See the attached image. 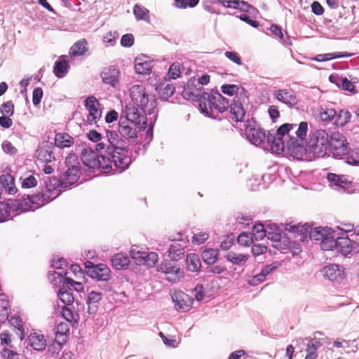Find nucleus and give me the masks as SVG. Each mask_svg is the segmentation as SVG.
Here are the masks:
<instances>
[{
  "label": "nucleus",
  "mask_w": 359,
  "mask_h": 359,
  "mask_svg": "<svg viewBox=\"0 0 359 359\" xmlns=\"http://www.w3.org/2000/svg\"><path fill=\"white\" fill-rule=\"evenodd\" d=\"M123 112L126 115V118H123V120H128L134 124L138 125L141 123L142 119H144V116L140 110L133 105H126Z\"/></svg>",
  "instance_id": "393cba45"
},
{
  "label": "nucleus",
  "mask_w": 359,
  "mask_h": 359,
  "mask_svg": "<svg viewBox=\"0 0 359 359\" xmlns=\"http://www.w3.org/2000/svg\"><path fill=\"white\" fill-rule=\"evenodd\" d=\"M85 106L88 111V123L90 125L97 123L102 116L99 101L93 96L88 97L85 101Z\"/></svg>",
  "instance_id": "4468645a"
},
{
  "label": "nucleus",
  "mask_w": 359,
  "mask_h": 359,
  "mask_svg": "<svg viewBox=\"0 0 359 359\" xmlns=\"http://www.w3.org/2000/svg\"><path fill=\"white\" fill-rule=\"evenodd\" d=\"M65 57L66 56L62 55L60 60L55 62L53 71L58 78L64 77L68 72L69 66L68 62L65 59Z\"/></svg>",
  "instance_id": "7c9ffc66"
},
{
  "label": "nucleus",
  "mask_w": 359,
  "mask_h": 359,
  "mask_svg": "<svg viewBox=\"0 0 359 359\" xmlns=\"http://www.w3.org/2000/svg\"><path fill=\"white\" fill-rule=\"evenodd\" d=\"M353 54L347 53L334 52L325 54H319L313 60L318 62L328 61L332 59L340 57H348L352 56Z\"/></svg>",
  "instance_id": "79ce46f5"
},
{
  "label": "nucleus",
  "mask_w": 359,
  "mask_h": 359,
  "mask_svg": "<svg viewBox=\"0 0 359 359\" xmlns=\"http://www.w3.org/2000/svg\"><path fill=\"white\" fill-rule=\"evenodd\" d=\"M274 97L290 108L294 107L298 102L295 93L291 89H279L274 93Z\"/></svg>",
  "instance_id": "a211bd4d"
},
{
  "label": "nucleus",
  "mask_w": 359,
  "mask_h": 359,
  "mask_svg": "<svg viewBox=\"0 0 359 359\" xmlns=\"http://www.w3.org/2000/svg\"><path fill=\"white\" fill-rule=\"evenodd\" d=\"M81 172L79 165H72L67 168L63 177V183L67 185H72L76 183L80 177Z\"/></svg>",
  "instance_id": "bb28decb"
},
{
  "label": "nucleus",
  "mask_w": 359,
  "mask_h": 359,
  "mask_svg": "<svg viewBox=\"0 0 359 359\" xmlns=\"http://www.w3.org/2000/svg\"><path fill=\"white\" fill-rule=\"evenodd\" d=\"M335 123L340 126H344L350 121L351 114L347 110L341 109L337 114Z\"/></svg>",
  "instance_id": "3c124183"
},
{
  "label": "nucleus",
  "mask_w": 359,
  "mask_h": 359,
  "mask_svg": "<svg viewBox=\"0 0 359 359\" xmlns=\"http://www.w3.org/2000/svg\"><path fill=\"white\" fill-rule=\"evenodd\" d=\"M337 245V237H336V231L331 235H325L320 242V248L323 250H333L336 249Z\"/></svg>",
  "instance_id": "72a5a7b5"
},
{
  "label": "nucleus",
  "mask_w": 359,
  "mask_h": 359,
  "mask_svg": "<svg viewBox=\"0 0 359 359\" xmlns=\"http://www.w3.org/2000/svg\"><path fill=\"white\" fill-rule=\"evenodd\" d=\"M134 67L137 74H148L151 70L152 61L145 55H139L135 59Z\"/></svg>",
  "instance_id": "4be33fe9"
},
{
  "label": "nucleus",
  "mask_w": 359,
  "mask_h": 359,
  "mask_svg": "<svg viewBox=\"0 0 359 359\" xmlns=\"http://www.w3.org/2000/svg\"><path fill=\"white\" fill-rule=\"evenodd\" d=\"M1 356L4 359H19L20 354L9 348H4L1 351Z\"/></svg>",
  "instance_id": "774afa93"
},
{
  "label": "nucleus",
  "mask_w": 359,
  "mask_h": 359,
  "mask_svg": "<svg viewBox=\"0 0 359 359\" xmlns=\"http://www.w3.org/2000/svg\"><path fill=\"white\" fill-rule=\"evenodd\" d=\"M86 267L88 269L87 273L93 278L97 280H107L110 277V269L107 265L100 264L94 265L90 262H86Z\"/></svg>",
  "instance_id": "2eb2a0df"
},
{
  "label": "nucleus",
  "mask_w": 359,
  "mask_h": 359,
  "mask_svg": "<svg viewBox=\"0 0 359 359\" xmlns=\"http://www.w3.org/2000/svg\"><path fill=\"white\" fill-rule=\"evenodd\" d=\"M247 101L248 95L245 92L236 96L230 105V117L232 120L236 122L244 121L246 113L244 104H246Z\"/></svg>",
  "instance_id": "9d476101"
},
{
  "label": "nucleus",
  "mask_w": 359,
  "mask_h": 359,
  "mask_svg": "<svg viewBox=\"0 0 359 359\" xmlns=\"http://www.w3.org/2000/svg\"><path fill=\"white\" fill-rule=\"evenodd\" d=\"M327 179L330 185L337 190L339 189H344L348 184L347 181L344 180L343 177H340L334 173H328Z\"/></svg>",
  "instance_id": "c9c22d12"
},
{
  "label": "nucleus",
  "mask_w": 359,
  "mask_h": 359,
  "mask_svg": "<svg viewBox=\"0 0 359 359\" xmlns=\"http://www.w3.org/2000/svg\"><path fill=\"white\" fill-rule=\"evenodd\" d=\"M175 308L180 311L186 312L190 309L192 304L191 299L183 292H178L172 296Z\"/></svg>",
  "instance_id": "aec40b11"
},
{
  "label": "nucleus",
  "mask_w": 359,
  "mask_h": 359,
  "mask_svg": "<svg viewBox=\"0 0 359 359\" xmlns=\"http://www.w3.org/2000/svg\"><path fill=\"white\" fill-rule=\"evenodd\" d=\"M321 346V343L318 339H313L309 341L306 346V355L305 359H316L317 349Z\"/></svg>",
  "instance_id": "a19ab883"
},
{
  "label": "nucleus",
  "mask_w": 359,
  "mask_h": 359,
  "mask_svg": "<svg viewBox=\"0 0 359 359\" xmlns=\"http://www.w3.org/2000/svg\"><path fill=\"white\" fill-rule=\"evenodd\" d=\"M9 306L8 301L4 294H0V323L4 322L8 318Z\"/></svg>",
  "instance_id": "37998d69"
},
{
  "label": "nucleus",
  "mask_w": 359,
  "mask_h": 359,
  "mask_svg": "<svg viewBox=\"0 0 359 359\" xmlns=\"http://www.w3.org/2000/svg\"><path fill=\"white\" fill-rule=\"evenodd\" d=\"M329 81L344 90L350 93L355 92L353 83L345 76L331 74L329 76Z\"/></svg>",
  "instance_id": "5701e85b"
},
{
  "label": "nucleus",
  "mask_w": 359,
  "mask_h": 359,
  "mask_svg": "<svg viewBox=\"0 0 359 359\" xmlns=\"http://www.w3.org/2000/svg\"><path fill=\"white\" fill-rule=\"evenodd\" d=\"M238 7H237V9H239L242 12L248 13L252 15L258 13L257 9L243 0H238Z\"/></svg>",
  "instance_id": "6e6d98bb"
},
{
  "label": "nucleus",
  "mask_w": 359,
  "mask_h": 359,
  "mask_svg": "<svg viewBox=\"0 0 359 359\" xmlns=\"http://www.w3.org/2000/svg\"><path fill=\"white\" fill-rule=\"evenodd\" d=\"M88 50V43L84 39L75 42L71 47L69 55L71 57L83 55Z\"/></svg>",
  "instance_id": "c756f323"
},
{
  "label": "nucleus",
  "mask_w": 359,
  "mask_h": 359,
  "mask_svg": "<svg viewBox=\"0 0 359 359\" xmlns=\"http://www.w3.org/2000/svg\"><path fill=\"white\" fill-rule=\"evenodd\" d=\"M184 244H185V242H184ZM184 248L185 245H182L178 242L173 243L168 251V257L172 260H179L182 259L184 254Z\"/></svg>",
  "instance_id": "c85d7f7f"
},
{
  "label": "nucleus",
  "mask_w": 359,
  "mask_h": 359,
  "mask_svg": "<svg viewBox=\"0 0 359 359\" xmlns=\"http://www.w3.org/2000/svg\"><path fill=\"white\" fill-rule=\"evenodd\" d=\"M237 241L243 246H250L253 242V238L251 233L243 232L239 234Z\"/></svg>",
  "instance_id": "680f3d73"
},
{
  "label": "nucleus",
  "mask_w": 359,
  "mask_h": 359,
  "mask_svg": "<svg viewBox=\"0 0 359 359\" xmlns=\"http://www.w3.org/2000/svg\"><path fill=\"white\" fill-rule=\"evenodd\" d=\"M11 206L4 202H0V222L6 220L9 216Z\"/></svg>",
  "instance_id": "69168bd1"
},
{
  "label": "nucleus",
  "mask_w": 359,
  "mask_h": 359,
  "mask_svg": "<svg viewBox=\"0 0 359 359\" xmlns=\"http://www.w3.org/2000/svg\"><path fill=\"white\" fill-rule=\"evenodd\" d=\"M36 156H37L38 161H41L42 162H46V163L50 162L53 159H54L53 153L46 149L38 150Z\"/></svg>",
  "instance_id": "13d9d810"
},
{
  "label": "nucleus",
  "mask_w": 359,
  "mask_h": 359,
  "mask_svg": "<svg viewBox=\"0 0 359 359\" xmlns=\"http://www.w3.org/2000/svg\"><path fill=\"white\" fill-rule=\"evenodd\" d=\"M271 230V231L266 232V236L269 239L273 241H280V231L276 224H273L269 226Z\"/></svg>",
  "instance_id": "052dcab7"
},
{
  "label": "nucleus",
  "mask_w": 359,
  "mask_h": 359,
  "mask_svg": "<svg viewBox=\"0 0 359 359\" xmlns=\"http://www.w3.org/2000/svg\"><path fill=\"white\" fill-rule=\"evenodd\" d=\"M9 322L12 326L17 329V334L19 336L20 339L22 340L25 334L22 320L18 317H11Z\"/></svg>",
  "instance_id": "8fccbe9b"
},
{
  "label": "nucleus",
  "mask_w": 359,
  "mask_h": 359,
  "mask_svg": "<svg viewBox=\"0 0 359 359\" xmlns=\"http://www.w3.org/2000/svg\"><path fill=\"white\" fill-rule=\"evenodd\" d=\"M323 276L333 283H341L346 278L345 269L339 264H330L322 269Z\"/></svg>",
  "instance_id": "ddd939ff"
},
{
  "label": "nucleus",
  "mask_w": 359,
  "mask_h": 359,
  "mask_svg": "<svg viewBox=\"0 0 359 359\" xmlns=\"http://www.w3.org/2000/svg\"><path fill=\"white\" fill-rule=\"evenodd\" d=\"M175 90L172 85L167 84L163 88H159V94L162 99L167 100L174 94Z\"/></svg>",
  "instance_id": "0e129e2a"
},
{
  "label": "nucleus",
  "mask_w": 359,
  "mask_h": 359,
  "mask_svg": "<svg viewBox=\"0 0 359 359\" xmlns=\"http://www.w3.org/2000/svg\"><path fill=\"white\" fill-rule=\"evenodd\" d=\"M201 111L208 116L214 117V111L222 113L227 110L229 104L228 100L219 93L208 95L207 100L199 104Z\"/></svg>",
  "instance_id": "423d86ee"
},
{
  "label": "nucleus",
  "mask_w": 359,
  "mask_h": 359,
  "mask_svg": "<svg viewBox=\"0 0 359 359\" xmlns=\"http://www.w3.org/2000/svg\"><path fill=\"white\" fill-rule=\"evenodd\" d=\"M330 135L326 130L317 129L311 132L308 148L314 158H323L330 155Z\"/></svg>",
  "instance_id": "39448f33"
},
{
  "label": "nucleus",
  "mask_w": 359,
  "mask_h": 359,
  "mask_svg": "<svg viewBox=\"0 0 359 359\" xmlns=\"http://www.w3.org/2000/svg\"><path fill=\"white\" fill-rule=\"evenodd\" d=\"M225 258L230 262L234 264H239L242 262L247 260L248 256L241 254V253H236L233 252H229Z\"/></svg>",
  "instance_id": "603ef678"
},
{
  "label": "nucleus",
  "mask_w": 359,
  "mask_h": 359,
  "mask_svg": "<svg viewBox=\"0 0 359 359\" xmlns=\"http://www.w3.org/2000/svg\"><path fill=\"white\" fill-rule=\"evenodd\" d=\"M28 344L35 351H42L45 350L47 343L43 334L38 332L31 333L28 338Z\"/></svg>",
  "instance_id": "b1692460"
},
{
  "label": "nucleus",
  "mask_w": 359,
  "mask_h": 359,
  "mask_svg": "<svg viewBox=\"0 0 359 359\" xmlns=\"http://www.w3.org/2000/svg\"><path fill=\"white\" fill-rule=\"evenodd\" d=\"M65 287L66 286H62V288L59 289L57 296L65 306H71L74 302V297Z\"/></svg>",
  "instance_id": "49530a36"
},
{
  "label": "nucleus",
  "mask_w": 359,
  "mask_h": 359,
  "mask_svg": "<svg viewBox=\"0 0 359 359\" xmlns=\"http://www.w3.org/2000/svg\"><path fill=\"white\" fill-rule=\"evenodd\" d=\"M336 250L346 256L352 251V240L347 236H337Z\"/></svg>",
  "instance_id": "cd10ccee"
},
{
  "label": "nucleus",
  "mask_w": 359,
  "mask_h": 359,
  "mask_svg": "<svg viewBox=\"0 0 359 359\" xmlns=\"http://www.w3.org/2000/svg\"><path fill=\"white\" fill-rule=\"evenodd\" d=\"M146 252H147L139 250L137 247L134 246L130 251V255L133 259H135L139 264H142L143 260H144V258L146 256Z\"/></svg>",
  "instance_id": "bf43d9fd"
},
{
  "label": "nucleus",
  "mask_w": 359,
  "mask_h": 359,
  "mask_svg": "<svg viewBox=\"0 0 359 359\" xmlns=\"http://www.w3.org/2000/svg\"><path fill=\"white\" fill-rule=\"evenodd\" d=\"M102 293L92 291L90 292L87 298V304L88 305L89 313H95L97 310V304L102 299Z\"/></svg>",
  "instance_id": "ea45409f"
},
{
  "label": "nucleus",
  "mask_w": 359,
  "mask_h": 359,
  "mask_svg": "<svg viewBox=\"0 0 359 359\" xmlns=\"http://www.w3.org/2000/svg\"><path fill=\"white\" fill-rule=\"evenodd\" d=\"M136 126L128 120H123V116H121L118 128V133L121 137L130 142H135L137 137Z\"/></svg>",
  "instance_id": "f3484780"
},
{
  "label": "nucleus",
  "mask_w": 359,
  "mask_h": 359,
  "mask_svg": "<svg viewBox=\"0 0 359 359\" xmlns=\"http://www.w3.org/2000/svg\"><path fill=\"white\" fill-rule=\"evenodd\" d=\"M346 162L353 165H359V149L355 148L347 151L345 155Z\"/></svg>",
  "instance_id": "09e8293b"
},
{
  "label": "nucleus",
  "mask_w": 359,
  "mask_h": 359,
  "mask_svg": "<svg viewBox=\"0 0 359 359\" xmlns=\"http://www.w3.org/2000/svg\"><path fill=\"white\" fill-rule=\"evenodd\" d=\"M59 194L60 191L57 189L54 188L51 190L50 186H46L45 192L30 196L32 203L33 205L32 207L35 210L54 200L59 196Z\"/></svg>",
  "instance_id": "f8f14e48"
},
{
  "label": "nucleus",
  "mask_w": 359,
  "mask_h": 359,
  "mask_svg": "<svg viewBox=\"0 0 359 359\" xmlns=\"http://www.w3.org/2000/svg\"><path fill=\"white\" fill-rule=\"evenodd\" d=\"M1 184L4 185V190L8 194H13L16 192V187L14 183V178L10 174H5L0 177Z\"/></svg>",
  "instance_id": "4c0bfd02"
},
{
  "label": "nucleus",
  "mask_w": 359,
  "mask_h": 359,
  "mask_svg": "<svg viewBox=\"0 0 359 359\" xmlns=\"http://www.w3.org/2000/svg\"><path fill=\"white\" fill-rule=\"evenodd\" d=\"M246 135L248 140L257 147L263 149L266 143L267 135L261 128H246Z\"/></svg>",
  "instance_id": "6ab92c4d"
},
{
  "label": "nucleus",
  "mask_w": 359,
  "mask_h": 359,
  "mask_svg": "<svg viewBox=\"0 0 359 359\" xmlns=\"http://www.w3.org/2000/svg\"><path fill=\"white\" fill-rule=\"evenodd\" d=\"M22 188H32L36 186L37 180L31 174L25 175L20 177Z\"/></svg>",
  "instance_id": "5fc2aeb1"
},
{
  "label": "nucleus",
  "mask_w": 359,
  "mask_h": 359,
  "mask_svg": "<svg viewBox=\"0 0 359 359\" xmlns=\"http://www.w3.org/2000/svg\"><path fill=\"white\" fill-rule=\"evenodd\" d=\"M112 266L118 270L124 269L129 265V257L123 253L115 254L111 258Z\"/></svg>",
  "instance_id": "2f4dec72"
},
{
  "label": "nucleus",
  "mask_w": 359,
  "mask_h": 359,
  "mask_svg": "<svg viewBox=\"0 0 359 359\" xmlns=\"http://www.w3.org/2000/svg\"><path fill=\"white\" fill-rule=\"evenodd\" d=\"M74 144V138L67 133H57L55 145L59 148L70 147Z\"/></svg>",
  "instance_id": "f704fd0d"
},
{
  "label": "nucleus",
  "mask_w": 359,
  "mask_h": 359,
  "mask_svg": "<svg viewBox=\"0 0 359 359\" xmlns=\"http://www.w3.org/2000/svg\"><path fill=\"white\" fill-rule=\"evenodd\" d=\"M32 205H33L32 203L30 196L15 199L11 203V207L14 208L16 211H19L20 212L34 211Z\"/></svg>",
  "instance_id": "a878e982"
},
{
  "label": "nucleus",
  "mask_w": 359,
  "mask_h": 359,
  "mask_svg": "<svg viewBox=\"0 0 359 359\" xmlns=\"http://www.w3.org/2000/svg\"><path fill=\"white\" fill-rule=\"evenodd\" d=\"M101 159L106 161L104 172L113 171L114 173L121 172L130 165L131 160L128 156V151L123 147L121 149H114L111 152L101 154Z\"/></svg>",
  "instance_id": "20e7f679"
},
{
  "label": "nucleus",
  "mask_w": 359,
  "mask_h": 359,
  "mask_svg": "<svg viewBox=\"0 0 359 359\" xmlns=\"http://www.w3.org/2000/svg\"><path fill=\"white\" fill-rule=\"evenodd\" d=\"M337 116V111L331 108H323L319 109L318 117L323 121H330Z\"/></svg>",
  "instance_id": "de8ad7c7"
},
{
  "label": "nucleus",
  "mask_w": 359,
  "mask_h": 359,
  "mask_svg": "<svg viewBox=\"0 0 359 359\" xmlns=\"http://www.w3.org/2000/svg\"><path fill=\"white\" fill-rule=\"evenodd\" d=\"M297 125L285 123L277 130V137L271 134L267 135L266 143L263 149L273 154L280 155L286 151V141L290 133L297 128Z\"/></svg>",
  "instance_id": "f03ea898"
},
{
  "label": "nucleus",
  "mask_w": 359,
  "mask_h": 359,
  "mask_svg": "<svg viewBox=\"0 0 359 359\" xmlns=\"http://www.w3.org/2000/svg\"><path fill=\"white\" fill-rule=\"evenodd\" d=\"M100 156L90 148H84L81 154V159L83 163L89 168H99L104 172L106 169V161L101 159V154L104 152H99Z\"/></svg>",
  "instance_id": "9b49d317"
},
{
  "label": "nucleus",
  "mask_w": 359,
  "mask_h": 359,
  "mask_svg": "<svg viewBox=\"0 0 359 359\" xmlns=\"http://www.w3.org/2000/svg\"><path fill=\"white\" fill-rule=\"evenodd\" d=\"M219 252L215 249H206L202 252V259L207 264H213L218 259Z\"/></svg>",
  "instance_id": "c03bdc74"
},
{
  "label": "nucleus",
  "mask_w": 359,
  "mask_h": 359,
  "mask_svg": "<svg viewBox=\"0 0 359 359\" xmlns=\"http://www.w3.org/2000/svg\"><path fill=\"white\" fill-rule=\"evenodd\" d=\"M130 96L133 102L144 114L151 115L154 113L156 107V99L147 90L144 86L133 85L130 89Z\"/></svg>",
  "instance_id": "7ed1b4c3"
},
{
  "label": "nucleus",
  "mask_w": 359,
  "mask_h": 359,
  "mask_svg": "<svg viewBox=\"0 0 359 359\" xmlns=\"http://www.w3.org/2000/svg\"><path fill=\"white\" fill-rule=\"evenodd\" d=\"M65 286L69 289H74L77 292H81L83 290V285L81 282L74 281L69 278H67Z\"/></svg>",
  "instance_id": "338daca9"
},
{
  "label": "nucleus",
  "mask_w": 359,
  "mask_h": 359,
  "mask_svg": "<svg viewBox=\"0 0 359 359\" xmlns=\"http://www.w3.org/2000/svg\"><path fill=\"white\" fill-rule=\"evenodd\" d=\"M267 230L264 229V226L262 224L258 223L255 224L252 229V233L255 239L256 240H262L264 237L266 236Z\"/></svg>",
  "instance_id": "864d4df0"
},
{
  "label": "nucleus",
  "mask_w": 359,
  "mask_h": 359,
  "mask_svg": "<svg viewBox=\"0 0 359 359\" xmlns=\"http://www.w3.org/2000/svg\"><path fill=\"white\" fill-rule=\"evenodd\" d=\"M209 238V234L203 231H198L193 236L192 242L197 245H201L205 242Z\"/></svg>",
  "instance_id": "e2e57ef3"
},
{
  "label": "nucleus",
  "mask_w": 359,
  "mask_h": 359,
  "mask_svg": "<svg viewBox=\"0 0 359 359\" xmlns=\"http://www.w3.org/2000/svg\"><path fill=\"white\" fill-rule=\"evenodd\" d=\"M290 231H300L302 233V237L300 238L301 241H304L307 238V234H309V237L311 239L315 241H322L325 235H331L334 233V229L329 227H316L314 229H311V226L305 224L302 226H290Z\"/></svg>",
  "instance_id": "6e6552de"
},
{
  "label": "nucleus",
  "mask_w": 359,
  "mask_h": 359,
  "mask_svg": "<svg viewBox=\"0 0 359 359\" xmlns=\"http://www.w3.org/2000/svg\"><path fill=\"white\" fill-rule=\"evenodd\" d=\"M125 146V142L122 140L116 131H106V139L96 144V150L98 152H111L112 150L121 149Z\"/></svg>",
  "instance_id": "0eeeda50"
},
{
  "label": "nucleus",
  "mask_w": 359,
  "mask_h": 359,
  "mask_svg": "<svg viewBox=\"0 0 359 359\" xmlns=\"http://www.w3.org/2000/svg\"><path fill=\"white\" fill-rule=\"evenodd\" d=\"M149 10L141 5L135 4L133 7V13L137 20L148 22L149 20Z\"/></svg>",
  "instance_id": "a18cd8bd"
},
{
  "label": "nucleus",
  "mask_w": 359,
  "mask_h": 359,
  "mask_svg": "<svg viewBox=\"0 0 359 359\" xmlns=\"http://www.w3.org/2000/svg\"><path fill=\"white\" fill-rule=\"evenodd\" d=\"M158 271L165 273L168 276L166 279L173 283L179 281L183 274V271L176 264L168 261L161 262Z\"/></svg>",
  "instance_id": "dca6fc26"
},
{
  "label": "nucleus",
  "mask_w": 359,
  "mask_h": 359,
  "mask_svg": "<svg viewBox=\"0 0 359 359\" xmlns=\"http://www.w3.org/2000/svg\"><path fill=\"white\" fill-rule=\"evenodd\" d=\"M186 264L189 271L192 272L198 271L201 267L199 256L195 253L187 255Z\"/></svg>",
  "instance_id": "e433bc0d"
},
{
  "label": "nucleus",
  "mask_w": 359,
  "mask_h": 359,
  "mask_svg": "<svg viewBox=\"0 0 359 359\" xmlns=\"http://www.w3.org/2000/svg\"><path fill=\"white\" fill-rule=\"evenodd\" d=\"M144 260H143L142 264L144 265H146L149 267L154 266L158 259V255L157 253L154 252H146V256L144 258Z\"/></svg>",
  "instance_id": "4d7b16f0"
},
{
  "label": "nucleus",
  "mask_w": 359,
  "mask_h": 359,
  "mask_svg": "<svg viewBox=\"0 0 359 359\" xmlns=\"http://www.w3.org/2000/svg\"><path fill=\"white\" fill-rule=\"evenodd\" d=\"M294 129V133L296 137L292 135V131L290 133V136H288L286 141V152L293 158L297 160L306 159L305 137L307 134L308 123L306 121H302Z\"/></svg>",
  "instance_id": "f257e3e1"
},
{
  "label": "nucleus",
  "mask_w": 359,
  "mask_h": 359,
  "mask_svg": "<svg viewBox=\"0 0 359 359\" xmlns=\"http://www.w3.org/2000/svg\"><path fill=\"white\" fill-rule=\"evenodd\" d=\"M67 274V272L62 271L61 272L51 271L48 272V280L53 286H65L67 277H65Z\"/></svg>",
  "instance_id": "473e14b6"
},
{
  "label": "nucleus",
  "mask_w": 359,
  "mask_h": 359,
  "mask_svg": "<svg viewBox=\"0 0 359 359\" xmlns=\"http://www.w3.org/2000/svg\"><path fill=\"white\" fill-rule=\"evenodd\" d=\"M62 316L69 323L72 324L77 323L79 320V314L73 309V307L69 306H63L62 307Z\"/></svg>",
  "instance_id": "58836bf2"
},
{
  "label": "nucleus",
  "mask_w": 359,
  "mask_h": 359,
  "mask_svg": "<svg viewBox=\"0 0 359 359\" xmlns=\"http://www.w3.org/2000/svg\"><path fill=\"white\" fill-rule=\"evenodd\" d=\"M330 154L337 158L341 157L348 151V143L345 137L339 132L332 133L330 138Z\"/></svg>",
  "instance_id": "1a4fd4ad"
},
{
  "label": "nucleus",
  "mask_w": 359,
  "mask_h": 359,
  "mask_svg": "<svg viewBox=\"0 0 359 359\" xmlns=\"http://www.w3.org/2000/svg\"><path fill=\"white\" fill-rule=\"evenodd\" d=\"M119 70L114 66L104 68L101 73V78L104 83L116 87L118 84Z\"/></svg>",
  "instance_id": "412c9836"
}]
</instances>
